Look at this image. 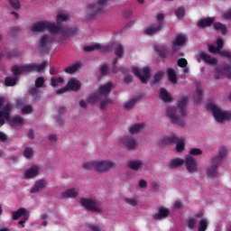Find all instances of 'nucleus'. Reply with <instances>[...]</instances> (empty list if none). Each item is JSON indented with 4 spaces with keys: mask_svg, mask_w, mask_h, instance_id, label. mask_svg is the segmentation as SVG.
Instances as JSON below:
<instances>
[{
    "mask_svg": "<svg viewBox=\"0 0 231 231\" xmlns=\"http://www.w3.org/2000/svg\"><path fill=\"white\" fill-rule=\"evenodd\" d=\"M31 30L35 33L39 32H44V30H48L50 32L51 34H43L40 38L38 46L42 50V51H44V50H49V48L51 47L53 41H55L53 35H61L62 37H66V35H71V32L69 29L58 26L55 23H51L47 21L34 23Z\"/></svg>",
    "mask_w": 231,
    "mask_h": 231,
    "instance_id": "f257e3e1",
    "label": "nucleus"
},
{
    "mask_svg": "<svg viewBox=\"0 0 231 231\" xmlns=\"http://www.w3.org/2000/svg\"><path fill=\"white\" fill-rule=\"evenodd\" d=\"M46 66H48V63L46 62L42 64H25L22 66H14L12 68L14 78H6L5 86H15L18 80L17 75H21L23 73H30L31 71H42Z\"/></svg>",
    "mask_w": 231,
    "mask_h": 231,
    "instance_id": "f03ea898",
    "label": "nucleus"
},
{
    "mask_svg": "<svg viewBox=\"0 0 231 231\" xmlns=\"http://www.w3.org/2000/svg\"><path fill=\"white\" fill-rule=\"evenodd\" d=\"M189 102V99L187 97H182L179 99V108L176 109L174 106L168 107L166 110V115L170 118L173 124H178L179 125H181V122L183 121V118L187 116V110L185 109V106H187V103Z\"/></svg>",
    "mask_w": 231,
    "mask_h": 231,
    "instance_id": "7ed1b4c3",
    "label": "nucleus"
},
{
    "mask_svg": "<svg viewBox=\"0 0 231 231\" xmlns=\"http://www.w3.org/2000/svg\"><path fill=\"white\" fill-rule=\"evenodd\" d=\"M11 109L12 106H5V97H0V127L1 125H5V121L10 123L13 127H15V125H23V124H24V119H23L21 116H14L10 119Z\"/></svg>",
    "mask_w": 231,
    "mask_h": 231,
    "instance_id": "20e7f679",
    "label": "nucleus"
},
{
    "mask_svg": "<svg viewBox=\"0 0 231 231\" xmlns=\"http://www.w3.org/2000/svg\"><path fill=\"white\" fill-rule=\"evenodd\" d=\"M111 48L115 49L116 57L120 58L122 55H124V47L120 43H112L110 45L94 43L92 45L86 46L84 50L85 51H95V50H99V51H109Z\"/></svg>",
    "mask_w": 231,
    "mask_h": 231,
    "instance_id": "39448f33",
    "label": "nucleus"
},
{
    "mask_svg": "<svg viewBox=\"0 0 231 231\" xmlns=\"http://www.w3.org/2000/svg\"><path fill=\"white\" fill-rule=\"evenodd\" d=\"M207 108L211 111L216 122L218 124H224V122H228V120H231V112L224 111L214 102H210L207 106Z\"/></svg>",
    "mask_w": 231,
    "mask_h": 231,
    "instance_id": "423d86ee",
    "label": "nucleus"
},
{
    "mask_svg": "<svg viewBox=\"0 0 231 231\" xmlns=\"http://www.w3.org/2000/svg\"><path fill=\"white\" fill-rule=\"evenodd\" d=\"M111 0H97V2H92L87 5L86 12H87V19H92L93 17H97L99 14L104 12V6L107 5Z\"/></svg>",
    "mask_w": 231,
    "mask_h": 231,
    "instance_id": "0eeeda50",
    "label": "nucleus"
},
{
    "mask_svg": "<svg viewBox=\"0 0 231 231\" xmlns=\"http://www.w3.org/2000/svg\"><path fill=\"white\" fill-rule=\"evenodd\" d=\"M111 89H113V83L107 82L103 84L99 87L98 92L92 93L88 97V104H96L98 102L102 97H107L109 93H111Z\"/></svg>",
    "mask_w": 231,
    "mask_h": 231,
    "instance_id": "6e6552de",
    "label": "nucleus"
},
{
    "mask_svg": "<svg viewBox=\"0 0 231 231\" xmlns=\"http://www.w3.org/2000/svg\"><path fill=\"white\" fill-rule=\"evenodd\" d=\"M79 203L81 207H84V208L91 210L92 212H96V214H100L102 212V202L99 200L84 198L79 200Z\"/></svg>",
    "mask_w": 231,
    "mask_h": 231,
    "instance_id": "1a4fd4ad",
    "label": "nucleus"
},
{
    "mask_svg": "<svg viewBox=\"0 0 231 231\" xmlns=\"http://www.w3.org/2000/svg\"><path fill=\"white\" fill-rule=\"evenodd\" d=\"M116 164L113 161L95 160L94 171L97 172H107L109 169H115Z\"/></svg>",
    "mask_w": 231,
    "mask_h": 231,
    "instance_id": "9d476101",
    "label": "nucleus"
},
{
    "mask_svg": "<svg viewBox=\"0 0 231 231\" xmlns=\"http://www.w3.org/2000/svg\"><path fill=\"white\" fill-rule=\"evenodd\" d=\"M221 48H223V39L217 38V42L213 44L208 45V51L210 53H219L222 57H228L231 59V52L228 51H220Z\"/></svg>",
    "mask_w": 231,
    "mask_h": 231,
    "instance_id": "9b49d317",
    "label": "nucleus"
},
{
    "mask_svg": "<svg viewBox=\"0 0 231 231\" xmlns=\"http://www.w3.org/2000/svg\"><path fill=\"white\" fill-rule=\"evenodd\" d=\"M132 71L135 77L140 79L143 84H147V80H149V77H151V69L149 67H144L142 70L140 68L134 66L132 67Z\"/></svg>",
    "mask_w": 231,
    "mask_h": 231,
    "instance_id": "f8f14e48",
    "label": "nucleus"
},
{
    "mask_svg": "<svg viewBox=\"0 0 231 231\" xmlns=\"http://www.w3.org/2000/svg\"><path fill=\"white\" fill-rule=\"evenodd\" d=\"M81 87H82V84L80 83V81L75 78H72L69 80L65 88L57 90V94L60 95L62 93H66V91L68 90L79 91V89H80Z\"/></svg>",
    "mask_w": 231,
    "mask_h": 231,
    "instance_id": "ddd939ff",
    "label": "nucleus"
},
{
    "mask_svg": "<svg viewBox=\"0 0 231 231\" xmlns=\"http://www.w3.org/2000/svg\"><path fill=\"white\" fill-rule=\"evenodd\" d=\"M22 217L23 220L18 222V225H23L24 226L25 221L30 217V211L24 208H21L16 211L13 212V219L15 221Z\"/></svg>",
    "mask_w": 231,
    "mask_h": 231,
    "instance_id": "4468645a",
    "label": "nucleus"
},
{
    "mask_svg": "<svg viewBox=\"0 0 231 231\" xmlns=\"http://www.w3.org/2000/svg\"><path fill=\"white\" fill-rule=\"evenodd\" d=\"M119 145H123L127 149H136L138 147V142L133 137L125 136L119 139Z\"/></svg>",
    "mask_w": 231,
    "mask_h": 231,
    "instance_id": "2eb2a0df",
    "label": "nucleus"
},
{
    "mask_svg": "<svg viewBox=\"0 0 231 231\" xmlns=\"http://www.w3.org/2000/svg\"><path fill=\"white\" fill-rule=\"evenodd\" d=\"M185 165L188 172H198V162L194 157L190 155L186 156Z\"/></svg>",
    "mask_w": 231,
    "mask_h": 231,
    "instance_id": "dca6fc26",
    "label": "nucleus"
},
{
    "mask_svg": "<svg viewBox=\"0 0 231 231\" xmlns=\"http://www.w3.org/2000/svg\"><path fill=\"white\" fill-rule=\"evenodd\" d=\"M164 15L162 14H159L157 15V20L159 22L158 25H152L150 27H148L145 31L144 33H146V35H153V33H156V32H159V30H162V22L164 19Z\"/></svg>",
    "mask_w": 231,
    "mask_h": 231,
    "instance_id": "f3484780",
    "label": "nucleus"
},
{
    "mask_svg": "<svg viewBox=\"0 0 231 231\" xmlns=\"http://www.w3.org/2000/svg\"><path fill=\"white\" fill-rule=\"evenodd\" d=\"M40 169L39 166L33 165L24 171L23 177L25 180H33L39 176Z\"/></svg>",
    "mask_w": 231,
    "mask_h": 231,
    "instance_id": "a211bd4d",
    "label": "nucleus"
},
{
    "mask_svg": "<svg viewBox=\"0 0 231 231\" xmlns=\"http://www.w3.org/2000/svg\"><path fill=\"white\" fill-rule=\"evenodd\" d=\"M48 187V182L46 180H39L34 183V186L31 189V192L35 194V192H41V190H44Z\"/></svg>",
    "mask_w": 231,
    "mask_h": 231,
    "instance_id": "6ab92c4d",
    "label": "nucleus"
},
{
    "mask_svg": "<svg viewBox=\"0 0 231 231\" xmlns=\"http://www.w3.org/2000/svg\"><path fill=\"white\" fill-rule=\"evenodd\" d=\"M226 156V148L221 147L218 150V154L212 158L211 162L212 163H215L216 165H219L221 163V161Z\"/></svg>",
    "mask_w": 231,
    "mask_h": 231,
    "instance_id": "aec40b11",
    "label": "nucleus"
},
{
    "mask_svg": "<svg viewBox=\"0 0 231 231\" xmlns=\"http://www.w3.org/2000/svg\"><path fill=\"white\" fill-rule=\"evenodd\" d=\"M184 44H187V35L185 34H178L175 37V40L173 41V53L174 50L176 49V46H184Z\"/></svg>",
    "mask_w": 231,
    "mask_h": 231,
    "instance_id": "412c9836",
    "label": "nucleus"
},
{
    "mask_svg": "<svg viewBox=\"0 0 231 231\" xmlns=\"http://www.w3.org/2000/svg\"><path fill=\"white\" fill-rule=\"evenodd\" d=\"M223 75H226V77H229L231 79V67H227L226 69H217L215 71V77L216 79H219L220 77H223Z\"/></svg>",
    "mask_w": 231,
    "mask_h": 231,
    "instance_id": "4be33fe9",
    "label": "nucleus"
},
{
    "mask_svg": "<svg viewBox=\"0 0 231 231\" xmlns=\"http://www.w3.org/2000/svg\"><path fill=\"white\" fill-rule=\"evenodd\" d=\"M169 214H171V211H169V208H167L165 207H161L159 208L158 213L154 215V219H163V218L167 217V216H169Z\"/></svg>",
    "mask_w": 231,
    "mask_h": 231,
    "instance_id": "5701e85b",
    "label": "nucleus"
},
{
    "mask_svg": "<svg viewBox=\"0 0 231 231\" xmlns=\"http://www.w3.org/2000/svg\"><path fill=\"white\" fill-rule=\"evenodd\" d=\"M199 57V59L204 60V62H207V64L214 65V64L217 63V60H216V58H212L210 55H208L205 52H200Z\"/></svg>",
    "mask_w": 231,
    "mask_h": 231,
    "instance_id": "b1692460",
    "label": "nucleus"
},
{
    "mask_svg": "<svg viewBox=\"0 0 231 231\" xmlns=\"http://www.w3.org/2000/svg\"><path fill=\"white\" fill-rule=\"evenodd\" d=\"M62 198H77L79 196V189L77 188H71L66 189L61 193Z\"/></svg>",
    "mask_w": 231,
    "mask_h": 231,
    "instance_id": "393cba45",
    "label": "nucleus"
},
{
    "mask_svg": "<svg viewBox=\"0 0 231 231\" xmlns=\"http://www.w3.org/2000/svg\"><path fill=\"white\" fill-rule=\"evenodd\" d=\"M219 164L213 163L211 161V166L208 169V178H217V166Z\"/></svg>",
    "mask_w": 231,
    "mask_h": 231,
    "instance_id": "a878e982",
    "label": "nucleus"
},
{
    "mask_svg": "<svg viewBox=\"0 0 231 231\" xmlns=\"http://www.w3.org/2000/svg\"><path fill=\"white\" fill-rule=\"evenodd\" d=\"M176 140H178V137L174 134L167 135L163 137L162 140V145H172V143H176Z\"/></svg>",
    "mask_w": 231,
    "mask_h": 231,
    "instance_id": "bb28decb",
    "label": "nucleus"
},
{
    "mask_svg": "<svg viewBox=\"0 0 231 231\" xmlns=\"http://www.w3.org/2000/svg\"><path fill=\"white\" fill-rule=\"evenodd\" d=\"M183 163H185V160L181 158H175L170 162L169 167L170 169H178V167H181Z\"/></svg>",
    "mask_w": 231,
    "mask_h": 231,
    "instance_id": "cd10ccee",
    "label": "nucleus"
},
{
    "mask_svg": "<svg viewBox=\"0 0 231 231\" xmlns=\"http://www.w3.org/2000/svg\"><path fill=\"white\" fill-rule=\"evenodd\" d=\"M160 97L162 100H163V102H171V100H172L171 93H169L165 88L160 89Z\"/></svg>",
    "mask_w": 231,
    "mask_h": 231,
    "instance_id": "c85d7f7f",
    "label": "nucleus"
},
{
    "mask_svg": "<svg viewBox=\"0 0 231 231\" xmlns=\"http://www.w3.org/2000/svg\"><path fill=\"white\" fill-rule=\"evenodd\" d=\"M155 51H157V53H159L161 57H163V58L167 57L169 53V49L162 45H156Z\"/></svg>",
    "mask_w": 231,
    "mask_h": 231,
    "instance_id": "c756f323",
    "label": "nucleus"
},
{
    "mask_svg": "<svg viewBox=\"0 0 231 231\" xmlns=\"http://www.w3.org/2000/svg\"><path fill=\"white\" fill-rule=\"evenodd\" d=\"M128 167L133 171H138V169L143 168V162L142 161H132L129 162Z\"/></svg>",
    "mask_w": 231,
    "mask_h": 231,
    "instance_id": "7c9ffc66",
    "label": "nucleus"
},
{
    "mask_svg": "<svg viewBox=\"0 0 231 231\" xmlns=\"http://www.w3.org/2000/svg\"><path fill=\"white\" fill-rule=\"evenodd\" d=\"M212 23H214V18L202 19L198 23V26L199 28H207V26H210Z\"/></svg>",
    "mask_w": 231,
    "mask_h": 231,
    "instance_id": "2f4dec72",
    "label": "nucleus"
},
{
    "mask_svg": "<svg viewBox=\"0 0 231 231\" xmlns=\"http://www.w3.org/2000/svg\"><path fill=\"white\" fill-rule=\"evenodd\" d=\"M68 19H69V14H68V13H66V12H60L57 14L56 21H57V23L59 24L60 23H65V21H68Z\"/></svg>",
    "mask_w": 231,
    "mask_h": 231,
    "instance_id": "473e14b6",
    "label": "nucleus"
},
{
    "mask_svg": "<svg viewBox=\"0 0 231 231\" xmlns=\"http://www.w3.org/2000/svg\"><path fill=\"white\" fill-rule=\"evenodd\" d=\"M176 143V151L178 152H181L185 149V139L184 138H180L175 141Z\"/></svg>",
    "mask_w": 231,
    "mask_h": 231,
    "instance_id": "72a5a7b5",
    "label": "nucleus"
},
{
    "mask_svg": "<svg viewBox=\"0 0 231 231\" xmlns=\"http://www.w3.org/2000/svg\"><path fill=\"white\" fill-rule=\"evenodd\" d=\"M143 127H144L143 124L134 125L129 129V132L131 133V134H136L140 133V131H143Z\"/></svg>",
    "mask_w": 231,
    "mask_h": 231,
    "instance_id": "f704fd0d",
    "label": "nucleus"
},
{
    "mask_svg": "<svg viewBox=\"0 0 231 231\" xmlns=\"http://www.w3.org/2000/svg\"><path fill=\"white\" fill-rule=\"evenodd\" d=\"M81 66L82 65L80 63H75L72 66L67 67L65 69V73H75V71H79V69H80Z\"/></svg>",
    "mask_w": 231,
    "mask_h": 231,
    "instance_id": "c9c22d12",
    "label": "nucleus"
},
{
    "mask_svg": "<svg viewBox=\"0 0 231 231\" xmlns=\"http://www.w3.org/2000/svg\"><path fill=\"white\" fill-rule=\"evenodd\" d=\"M207 228H208V220L202 218L199 223V231H207Z\"/></svg>",
    "mask_w": 231,
    "mask_h": 231,
    "instance_id": "e433bc0d",
    "label": "nucleus"
},
{
    "mask_svg": "<svg viewBox=\"0 0 231 231\" xmlns=\"http://www.w3.org/2000/svg\"><path fill=\"white\" fill-rule=\"evenodd\" d=\"M168 77H169V80H171L172 84H176V82H178V79L176 78V72L173 69H168Z\"/></svg>",
    "mask_w": 231,
    "mask_h": 231,
    "instance_id": "4c0bfd02",
    "label": "nucleus"
},
{
    "mask_svg": "<svg viewBox=\"0 0 231 231\" xmlns=\"http://www.w3.org/2000/svg\"><path fill=\"white\" fill-rule=\"evenodd\" d=\"M51 84L52 86V88H59V86H61L62 83L64 82V79L62 78H58V79H55V78H52L51 79Z\"/></svg>",
    "mask_w": 231,
    "mask_h": 231,
    "instance_id": "58836bf2",
    "label": "nucleus"
},
{
    "mask_svg": "<svg viewBox=\"0 0 231 231\" xmlns=\"http://www.w3.org/2000/svg\"><path fill=\"white\" fill-rule=\"evenodd\" d=\"M83 169H86L87 171L95 170V160L83 162Z\"/></svg>",
    "mask_w": 231,
    "mask_h": 231,
    "instance_id": "ea45409f",
    "label": "nucleus"
},
{
    "mask_svg": "<svg viewBox=\"0 0 231 231\" xmlns=\"http://www.w3.org/2000/svg\"><path fill=\"white\" fill-rule=\"evenodd\" d=\"M124 201L127 203V205H131V207H136L138 205V199L136 198H125Z\"/></svg>",
    "mask_w": 231,
    "mask_h": 231,
    "instance_id": "a19ab883",
    "label": "nucleus"
},
{
    "mask_svg": "<svg viewBox=\"0 0 231 231\" xmlns=\"http://www.w3.org/2000/svg\"><path fill=\"white\" fill-rule=\"evenodd\" d=\"M214 28L215 30H219L222 33H226V26L221 23H216Z\"/></svg>",
    "mask_w": 231,
    "mask_h": 231,
    "instance_id": "79ce46f5",
    "label": "nucleus"
},
{
    "mask_svg": "<svg viewBox=\"0 0 231 231\" xmlns=\"http://www.w3.org/2000/svg\"><path fill=\"white\" fill-rule=\"evenodd\" d=\"M189 154L191 156H201L203 154V151H201L199 148H192L189 151Z\"/></svg>",
    "mask_w": 231,
    "mask_h": 231,
    "instance_id": "37998d69",
    "label": "nucleus"
},
{
    "mask_svg": "<svg viewBox=\"0 0 231 231\" xmlns=\"http://www.w3.org/2000/svg\"><path fill=\"white\" fill-rule=\"evenodd\" d=\"M187 226L188 228H194L196 226V217H189L188 220H187Z\"/></svg>",
    "mask_w": 231,
    "mask_h": 231,
    "instance_id": "c03bdc74",
    "label": "nucleus"
},
{
    "mask_svg": "<svg viewBox=\"0 0 231 231\" xmlns=\"http://www.w3.org/2000/svg\"><path fill=\"white\" fill-rule=\"evenodd\" d=\"M163 75H164L163 71L162 70L158 71L153 78V84H156V82H160V80L163 79Z\"/></svg>",
    "mask_w": 231,
    "mask_h": 231,
    "instance_id": "a18cd8bd",
    "label": "nucleus"
},
{
    "mask_svg": "<svg viewBox=\"0 0 231 231\" xmlns=\"http://www.w3.org/2000/svg\"><path fill=\"white\" fill-rule=\"evenodd\" d=\"M23 156L25 158H31L33 156V149L27 147L25 148L24 152H23Z\"/></svg>",
    "mask_w": 231,
    "mask_h": 231,
    "instance_id": "49530a36",
    "label": "nucleus"
},
{
    "mask_svg": "<svg viewBox=\"0 0 231 231\" xmlns=\"http://www.w3.org/2000/svg\"><path fill=\"white\" fill-rule=\"evenodd\" d=\"M175 14L178 19H181V17L185 15V9L183 7H180L175 11Z\"/></svg>",
    "mask_w": 231,
    "mask_h": 231,
    "instance_id": "de8ad7c7",
    "label": "nucleus"
},
{
    "mask_svg": "<svg viewBox=\"0 0 231 231\" xmlns=\"http://www.w3.org/2000/svg\"><path fill=\"white\" fill-rule=\"evenodd\" d=\"M32 111H33V108L32 107V106H25L22 108L23 115H30Z\"/></svg>",
    "mask_w": 231,
    "mask_h": 231,
    "instance_id": "09e8293b",
    "label": "nucleus"
},
{
    "mask_svg": "<svg viewBox=\"0 0 231 231\" xmlns=\"http://www.w3.org/2000/svg\"><path fill=\"white\" fill-rule=\"evenodd\" d=\"M172 208L180 210V208H183V203H181L180 200H176L173 202Z\"/></svg>",
    "mask_w": 231,
    "mask_h": 231,
    "instance_id": "8fccbe9b",
    "label": "nucleus"
},
{
    "mask_svg": "<svg viewBox=\"0 0 231 231\" xmlns=\"http://www.w3.org/2000/svg\"><path fill=\"white\" fill-rule=\"evenodd\" d=\"M10 4L12 5L13 8L19 10L21 8V4L19 0H9Z\"/></svg>",
    "mask_w": 231,
    "mask_h": 231,
    "instance_id": "3c124183",
    "label": "nucleus"
},
{
    "mask_svg": "<svg viewBox=\"0 0 231 231\" xmlns=\"http://www.w3.org/2000/svg\"><path fill=\"white\" fill-rule=\"evenodd\" d=\"M222 19L224 21L231 20V10L224 12L222 14Z\"/></svg>",
    "mask_w": 231,
    "mask_h": 231,
    "instance_id": "603ef678",
    "label": "nucleus"
},
{
    "mask_svg": "<svg viewBox=\"0 0 231 231\" xmlns=\"http://www.w3.org/2000/svg\"><path fill=\"white\" fill-rule=\"evenodd\" d=\"M134 104H136V101H134V100H131V101L125 103V109H131V107H133L134 106Z\"/></svg>",
    "mask_w": 231,
    "mask_h": 231,
    "instance_id": "864d4df0",
    "label": "nucleus"
},
{
    "mask_svg": "<svg viewBox=\"0 0 231 231\" xmlns=\"http://www.w3.org/2000/svg\"><path fill=\"white\" fill-rule=\"evenodd\" d=\"M44 84V78H38L35 81L36 88H41Z\"/></svg>",
    "mask_w": 231,
    "mask_h": 231,
    "instance_id": "5fc2aeb1",
    "label": "nucleus"
},
{
    "mask_svg": "<svg viewBox=\"0 0 231 231\" xmlns=\"http://www.w3.org/2000/svg\"><path fill=\"white\" fill-rule=\"evenodd\" d=\"M178 66H180V68H185V66H187V60L181 58L178 60Z\"/></svg>",
    "mask_w": 231,
    "mask_h": 231,
    "instance_id": "6e6d98bb",
    "label": "nucleus"
},
{
    "mask_svg": "<svg viewBox=\"0 0 231 231\" xmlns=\"http://www.w3.org/2000/svg\"><path fill=\"white\" fill-rule=\"evenodd\" d=\"M107 71H109V67L103 65L100 69L101 75H107Z\"/></svg>",
    "mask_w": 231,
    "mask_h": 231,
    "instance_id": "4d7b16f0",
    "label": "nucleus"
},
{
    "mask_svg": "<svg viewBox=\"0 0 231 231\" xmlns=\"http://www.w3.org/2000/svg\"><path fill=\"white\" fill-rule=\"evenodd\" d=\"M117 60H118V58H116L113 60V69H112L113 73H118V68H116Z\"/></svg>",
    "mask_w": 231,
    "mask_h": 231,
    "instance_id": "13d9d810",
    "label": "nucleus"
},
{
    "mask_svg": "<svg viewBox=\"0 0 231 231\" xmlns=\"http://www.w3.org/2000/svg\"><path fill=\"white\" fill-rule=\"evenodd\" d=\"M139 187L140 189H146L147 188V181L143 179L139 180Z\"/></svg>",
    "mask_w": 231,
    "mask_h": 231,
    "instance_id": "bf43d9fd",
    "label": "nucleus"
},
{
    "mask_svg": "<svg viewBox=\"0 0 231 231\" xmlns=\"http://www.w3.org/2000/svg\"><path fill=\"white\" fill-rule=\"evenodd\" d=\"M89 230L90 231H102V229L100 228V226H97V225H90L89 226Z\"/></svg>",
    "mask_w": 231,
    "mask_h": 231,
    "instance_id": "052dcab7",
    "label": "nucleus"
},
{
    "mask_svg": "<svg viewBox=\"0 0 231 231\" xmlns=\"http://www.w3.org/2000/svg\"><path fill=\"white\" fill-rule=\"evenodd\" d=\"M46 217H47L46 215H42V216L41 217V219H42V226H48V222L45 220Z\"/></svg>",
    "mask_w": 231,
    "mask_h": 231,
    "instance_id": "680f3d73",
    "label": "nucleus"
},
{
    "mask_svg": "<svg viewBox=\"0 0 231 231\" xmlns=\"http://www.w3.org/2000/svg\"><path fill=\"white\" fill-rule=\"evenodd\" d=\"M38 91H39V89L32 88L30 89V94L33 95V97H35V95H37Z\"/></svg>",
    "mask_w": 231,
    "mask_h": 231,
    "instance_id": "e2e57ef3",
    "label": "nucleus"
},
{
    "mask_svg": "<svg viewBox=\"0 0 231 231\" xmlns=\"http://www.w3.org/2000/svg\"><path fill=\"white\" fill-rule=\"evenodd\" d=\"M49 140H50V142H57V135H55V134H51V135L49 136Z\"/></svg>",
    "mask_w": 231,
    "mask_h": 231,
    "instance_id": "0e129e2a",
    "label": "nucleus"
},
{
    "mask_svg": "<svg viewBox=\"0 0 231 231\" xmlns=\"http://www.w3.org/2000/svg\"><path fill=\"white\" fill-rule=\"evenodd\" d=\"M79 106L80 107H83V108L88 107V104L84 100L79 101Z\"/></svg>",
    "mask_w": 231,
    "mask_h": 231,
    "instance_id": "69168bd1",
    "label": "nucleus"
},
{
    "mask_svg": "<svg viewBox=\"0 0 231 231\" xmlns=\"http://www.w3.org/2000/svg\"><path fill=\"white\" fill-rule=\"evenodd\" d=\"M0 140L2 142H5V140H6V134H5V133L0 132Z\"/></svg>",
    "mask_w": 231,
    "mask_h": 231,
    "instance_id": "338daca9",
    "label": "nucleus"
},
{
    "mask_svg": "<svg viewBox=\"0 0 231 231\" xmlns=\"http://www.w3.org/2000/svg\"><path fill=\"white\" fill-rule=\"evenodd\" d=\"M203 93V91L201 90V88H198L197 89V97L198 98H201V94Z\"/></svg>",
    "mask_w": 231,
    "mask_h": 231,
    "instance_id": "774afa93",
    "label": "nucleus"
}]
</instances>
